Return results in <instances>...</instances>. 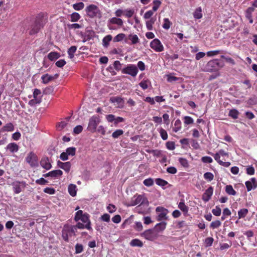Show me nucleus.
Segmentation results:
<instances>
[{"label": "nucleus", "mask_w": 257, "mask_h": 257, "mask_svg": "<svg viewBox=\"0 0 257 257\" xmlns=\"http://www.w3.org/2000/svg\"><path fill=\"white\" fill-rule=\"evenodd\" d=\"M224 66V64L221 62L217 59H213L209 61L206 66V71L211 72L217 71L219 68Z\"/></svg>", "instance_id": "1"}, {"label": "nucleus", "mask_w": 257, "mask_h": 257, "mask_svg": "<svg viewBox=\"0 0 257 257\" xmlns=\"http://www.w3.org/2000/svg\"><path fill=\"white\" fill-rule=\"evenodd\" d=\"M76 228L73 225L66 224L64 226V228L62 231V236L63 239L68 242L69 241V237L72 235H76Z\"/></svg>", "instance_id": "2"}, {"label": "nucleus", "mask_w": 257, "mask_h": 257, "mask_svg": "<svg viewBox=\"0 0 257 257\" xmlns=\"http://www.w3.org/2000/svg\"><path fill=\"white\" fill-rule=\"evenodd\" d=\"M74 219L76 222L80 220L82 223L85 224L89 223V226H91L89 215L87 213H83V211L81 210H79L75 213Z\"/></svg>", "instance_id": "3"}, {"label": "nucleus", "mask_w": 257, "mask_h": 257, "mask_svg": "<svg viewBox=\"0 0 257 257\" xmlns=\"http://www.w3.org/2000/svg\"><path fill=\"white\" fill-rule=\"evenodd\" d=\"M142 237L147 239L148 240L153 241L157 239L159 237V234L154 229L146 230L140 234Z\"/></svg>", "instance_id": "4"}, {"label": "nucleus", "mask_w": 257, "mask_h": 257, "mask_svg": "<svg viewBox=\"0 0 257 257\" xmlns=\"http://www.w3.org/2000/svg\"><path fill=\"white\" fill-rule=\"evenodd\" d=\"M25 161L32 168L36 167L38 166V159L36 154L33 151L30 152L26 157Z\"/></svg>", "instance_id": "5"}, {"label": "nucleus", "mask_w": 257, "mask_h": 257, "mask_svg": "<svg viewBox=\"0 0 257 257\" xmlns=\"http://www.w3.org/2000/svg\"><path fill=\"white\" fill-rule=\"evenodd\" d=\"M87 16L90 18H94L97 17L100 13V10L98 6L91 4L87 6L85 9Z\"/></svg>", "instance_id": "6"}, {"label": "nucleus", "mask_w": 257, "mask_h": 257, "mask_svg": "<svg viewBox=\"0 0 257 257\" xmlns=\"http://www.w3.org/2000/svg\"><path fill=\"white\" fill-rule=\"evenodd\" d=\"M100 121L98 116L95 115L91 116L89 119L87 130L92 133H95Z\"/></svg>", "instance_id": "7"}, {"label": "nucleus", "mask_w": 257, "mask_h": 257, "mask_svg": "<svg viewBox=\"0 0 257 257\" xmlns=\"http://www.w3.org/2000/svg\"><path fill=\"white\" fill-rule=\"evenodd\" d=\"M121 73L135 77L138 73V69L135 65L128 64L121 70Z\"/></svg>", "instance_id": "8"}, {"label": "nucleus", "mask_w": 257, "mask_h": 257, "mask_svg": "<svg viewBox=\"0 0 257 257\" xmlns=\"http://www.w3.org/2000/svg\"><path fill=\"white\" fill-rule=\"evenodd\" d=\"M48 18L43 13H39L36 17L35 23L40 28H43L47 22Z\"/></svg>", "instance_id": "9"}, {"label": "nucleus", "mask_w": 257, "mask_h": 257, "mask_svg": "<svg viewBox=\"0 0 257 257\" xmlns=\"http://www.w3.org/2000/svg\"><path fill=\"white\" fill-rule=\"evenodd\" d=\"M13 189L16 194H18L25 189L26 186L25 182L14 181L12 183Z\"/></svg>", "instance_id": "10"}, {"label": "nucleus", "mask_w": 257, "mask_h": 257, "mask_svg": "<svg viewBox=\"0 0 257 257\" xmlns=\"http://www.w3.org/2000/svg\"><path fill=\"white\" fill-rule=\"evenodd\" d=\"M151 47L155 51L160 52L164 50V46L161 41L157 38L154 39L150 43Z\"/></svg>", "instance_id": "11"}, {"label": "nucleus", "mask_w": 257, "mask_h": 257, "mask_svg": "<svg viewBox=\"0 0 257 257\" xmlns=\"http://www.w3.org/2000/svg\"><path fill=\"white\" fill-rule=\"evenodd\" d=\"M213 193V188L211 187V186H210L203 194L202 197V200L206 202L208 201L210 199Z\"/></svg>", "instance_id": "12"}, {"label": "nucleus", "mask_w": 257, "mask_h": 257, "mask_svg": "<svg viewBox=\"0 0 257 257\" xmlns=\"http://www.w3.org/2000/svg\"><path fill=\"white\" fill-rule=\"evenodd\" d=\"M40 166L44 169L49 170L51 169L52 165L48 157H44L40 160Z\"/></svg>", "instance_id": "13"}, {"label": "nucleus", "mask_w": 257, "mask_h": 257, "mask_svg": "<svg viewBox=\"0 0 257 257\" xmlns=\"http://www.w3.org/2000/svg\"><path fill=\"white\" fill-rule=\"evenodd\" d=\"M157 212H161L159 215L158 220H161L166 218V215L167 214V210L163 207H158L156 208Z\"/></svg>", "instance_id": "14"}, {"label": "nucleus", "mask_w": 257, "mask_h": 257, "mask_svg": "<svg viewBox=\"0 0 257 257\" xmlns=\"http://www.w3.org/2000/svg\"><path fill=\"white\" fill-rule=\"evenodd\" d=\"M58 75H55V76H52L51 75H49L48 74H46L41 76V80H42V83L43 84H48V83L52 81L55 78L58 77Z\"/></svg>", "instance_id": "15"}, {"label": "nucleus", "mask_w": 257, "mask_h": 257, "mask_svg": "<svg viewBox=\"0 0 257 257\" xmlns=\"http://www.w3.org/2000/svg\"><path fill=\"white\" fill-rule=\"evenodd\" d=\"M254 11V8L253 7H249L245 12V17L249 20V23L252 24L253 20L252 19V14Z\"/></svg>", "instance_id": "16"}, {"label": "nucleus", "mask_w": 257, "mask_h": 257, "mask_svg": "<svg viewBox=\"0 0 257 257\" xmlns=\"http://www.w3.org/2000/svg\"><path fill=\"white\" fill-rule=\"evenodd\" d=\"M73 226L76 228V231H77V229H83L84 228L89 231H93L92 227L89 226V223L85 224L83 223L77 222V223L75 225H73Z\"/></svg>", "instance_id": "17"}, {"label": "nucleus", "mask_w": 257, "mask_h": 257, "mask_svg": "<svg viewBox=\"0 0 257 257\" xmlns=\"http://www.w3.org/2000/svg\"><path fill=\"white\" fill-rule=\"evenodd\" d=\"M19 146L16 143H10L6 147V149L11 153L17 152L19 150Z\"/></svg>", "instance_id": "18"}, {"label": "nucleus", "mask_w": 257, "mask_h": 257, "mask_svg": "<svg viewBox=\"0 0 257 257\" xmlns=\"http://www.w3.org/2000/svg\"><path fill=\"white\" fill-rule=\"evenodd\" d=\"M178 207L183 212L185 216L187 215L189 208L185 205L183 200L179 203Z\"/></svg>", "instance_id": "19"}, {"label": "nucleus", "mask_w": 257, "mask_h": 257, "mask_svg": "<svg viewBox=\"0 0 257 257\" xmlns=\"http://www.w3.org/2000/svg\"><path fill=\"white\" fill-rule=\"evenodd\" d=\"M41 29L42 28H40L38 25L34 23L31 26L29 34L31 36H32V35H35V34H37L38 32L40 31Z\"/></svg>", "instance_id": "20"}, {"label": "nucleus", "mask_w": 257, "mask_h": 257, "mask_svg": "<svg viewBox=\"0 0 257 257\" xmlns=\"http://www.w3.org/2000/svg\"><path fill=\"white\" fill-rule=\"evenodd\" d=\"M2 131L4 133L5 132H12L15 130V126L14 124L9 122L7 123L5 125H4L2 128Z\"/></svg>", "instance_id": "21"}, {"label": "nucleus", "mask_w": 257, "mask_h": 257, "mask_svg": "<svg viewBox=\"0 0 257 257\" xmlns=\"http://www.w3.org/2000/svg\"><path fill=\"white\" fill-rule=\"evenodd\" d=\"M156 19L152 18L150 20L146 22V26L147 29L149 31H152L153 30V25L155 24Z\"/></svg>", "instance_id": "22"}, {"label": "nucleus", "mask_w": 257, "mask_h": 257, "mask_svg": "<svg viewBox=\"0 0 257 257\" xmlns=\"http://www.w3.org/2000/svg\"><path fill=\"white\" fill-rule=\"evenodd\" d=\"M109 21L110 24L117 25L120 27H121L123 25V21L119 18L114 17L110 19Z\"/></svg>", "instance_id": "23"}, {"label": "nucleus", "mask_w": 257, "mask_h": 257, "mask_svg": "<svg viewBox=\"0 0 257 257\" xmlns=\"http://www.w3.org/2000/svg\"><path fill=\"white\" fill-rule=\"evenodd\" d=\"M134 200L133 201L132 205L134 206L139 204H142L143 202V196L139 195L137 196H134Z\"/></svg>", "instance_id": "24"}, {"label": "nucleus", "mask_w": 257, "mask_h": 257, "mask_svg": "<svg viewBox=\"0 0 257 257\" xmlns=\"http://www.w3.org/2000/svg\"><path fill=\"white\" fill-rule=\"evenodd\" d=\"M60 57V54L57 52H51L48 55V58L51 61L55 60L58 59Z\"/></svg>", "instance_id": "25"}, {"label": "nucleus", "mask_w": 257, "mask_h": 257, "mask_svg": "<svg viewBox=\"0 0 257 257\" xmlns=\"http://www.w3.org/2000/svg\"><path fill=\"white\" fill-rule=\"evenodd\" d=\"M166 224H167L165 222H162L158 223L156 225L155 228L154 229H155L158 232L159 231H163L165 229L166 227Z\"/></svg>", "instance_id": "26"}, {"label": "nucleus", "mask_w": 257, "mask_h": 257, "mask_svg": "<svg viewBox=\"0 0 257 257\" xmlns=\"http://www.w3.org/2000/svg\"><path fill=\"white\" fill-rule=\"evenodd\" d=\"M68 190L70 195L74 197L76 195V186L74 184L69 185Z\"/></svg>", "instance_id": "27"}, {"label": "nucleus", "mask_w": 257, "mask_h": 257, "mask_svg": "<svg viewBox=\"0 0 257 257\" xmlns=\"http://www.w3.org/2000/svg\"><path fill=\"white\" fill-rule=\"evenodd\" d=\"M181 121L179 119H177L174 123L173 131L175 133H177L181 130Z\"/></svg>", "instance_id": "28"}, {"label": "nucleus", "mask_w": 257, "mask_h": 257, "mask_svg": "<svg viewBox=\"0 0 257 257\" xmlns=\"http://www.w3.org/2000/svg\"><path fill=\"white\" fill-rule=\"evenodd\" d=\"M248 213V210L246 208H242L238 211V217L239 219L243 218L246 216Z\"/></svg>", "instance_id": "29"}, {"label": "nucleus", "mask_w": 257, "mask_h": 257, "mask_svg": "<svg viewBox=\"0 0 257 257\" xmlns=\"http://www.w3.org/2000/svg\"><path fill=\"white\" fill-rule=\"evenodd\" d=\"M225 192L229 195H235L236 193L235 190L232 188L231 185H227L225 187Z\"/></svg>", "instance_id": "30"}, {"label": "nucleus", "mask_w": 257, "mask_h": 257, "mask_svg": "<svg viewBox=\"0 0 257 257\" xmlns=\"http://www.w3.org/2000/svg\"><path fill=\"white\" fill-rule=\"evenodd\" d=\"M130 245L132 246L142 247L143 246V242L139 239H133L130 242Z\"/></svg>", "instance_id": "31"}, {"label": "nucleus", "mask_w": 257, "mask_h": 257, "mask_svg": "<svg viewBox=\"0 0 257 257\" xmlns=\"http://www.w3.org/2000/svg\"><path fill=\"white\" fill-rule=\"evenodd\" d=\"M112 37L109 34L103 38L102 44L104 47H107L109 45L110 41L112 40Z\"/></svg>", "instance_id": "32"}, {"label": "nucleus", "mask_w": 257, "mask_h": 257, "mask_svg": "<svg viewBox=\"0 0 257 257\" xmlns=\"http://www.w3.org/2000/svg\"><path fill=\"white\" fill-rule=\"evenodd\" d=\"M77 47L76 46H72L68 49L67 52L69 57L70 59L74 58V53H75Z\"/></svg>", "instance_id": "33"}, {"label": "nucleus", "mask_w": 257, "mask_h": 257, "mask_svg": "<svg viewBox=\"0 0 257 257\" xmlns=\"http://www.w3.org/2000/svg\"><path fill=\"white\" fill-rule=\"evenodd\" d=\"M80 18V16L78 13L74 12L70 15V21L72 22H76Z\"/></svg>", "instance_id": "34"}, {"label": "nucleus", "mask_w": 257, "mask_h": 257, "mask_svg": "<svg viewBox=\"0 0 257 257\" xmlns=\"http://www.w3.org/2000/svg\"><path fill=\"white\" fill-rule=\"evenodd\" d=\"M63 172L60 170H56L51 171V177L57 178L62 175Z\"/></svg>", "instance_id": "35"}, {"label": "nucleus", "mask_w": 257, "mask_h": 257, "mask_svg": "<svg viewBox=\"0 0 257 257\" xmlns=\"http://www.w3.org/2000/svg\"><path fill=\"white\" fill-rule=\"evenodd\" d=\"M128 39L131 41L132 44H137L139 41V39L136 34H130L128 36Z\"/></svg>", "instance_id": "36"}, {"label": "nucleus", "mask_w": 257, "mask_h": 257, "mask_svg": "<svg viewBox=\"0 0 257 257\" xmlns=\"http://www.w3.org/2000/svg\"><path fill=\"white\" fill-rule=\"evenodd\" d=\"M76 149L75 147H68L66 150V153L68 156H74L76 154Z\"/></svg>", "instance_id": "37"}, {"label": "nucleus", "mask_w": 257, "mask_h": 257, "mask_svg": "<svg viewBox=\"0 0 257 257\" xmlns=\"http://www.w3.org/2000/svg\"><path fill=\"white\" fill-rule=\"evenodd\" d=\"M72 6L75 11H80L84 8V4L82 2H79L74 4Z\"/></svg>", "instance_id": "38"}, {"label": "nucleus", "mask_w": 257, "mask_h": 257, "mask_svg": "<svg viewBox=\"0 0 257 257\" xmlns=\"http://www.w3.org/2000/svg\"><path fill=\"white\" fill-rule=\"evenodd\" d=\"M239 112L235 109H231L229 112V116L232 117L233 119H236L238 117Z\"/></svg>", "instance_id": "39"}, {"label": "nucleus", "mask_w": 257, "mask_h": 257, "mask_svg": "<svg viewBox=\"0 0 257 257\" xmlns=\"http://www.w3.org/2000/svg\"><path fill=\"white\" fill-rule=\"evenodd\" d=\"M125 37L124 33H119L116 36L113 38V41L114 42H117L122 41Z\"/></svg>", "instance_id": "40"}, {"label": "nucleus", "mask_w": 257, "mask_h": 257, "mask_svg": "<svg viewBox=\"0 0 257 257\" xmlns=\"http://www.w3.org/2000/svg\"><path fill=\"white\" fill-rule=\"evenodd\" d=\"M153 7L152 10L154 12H156L161 5V2L159 0H154L153 2Z\"/></svg>", "instance_id": "41"}, {"label": "nucleus", "mask_w": 257, "mask_h": 257, "mask_svg": "<svg viewBox=\"0 0 257 257\" xmlns=\"http://www.w3.org/2000/svg\"><path fill=\"white\" fill-rule=\"evenodd\" d=\"M75 253H80L83 250V246L82 244L77 243L75 246Z\"/></svg>", "instance_id": "42"}, {"label": "nucleus", "mask_w": 257, "mask_h": 257, "mask_svg": "<svg viewBox=\"0 0 257 257\" xmlns=\"http://www.w3.org/2000/svg\"><path fill=\"white\" fill-rule=\"evenodd\" d=\"M179 162L184 168H188L189 167L188 162L185 158H180L179 159Z\"/></svg>", "instance_id": "43"}, {"label": "nucleus", "mask_w": 257, "mask_h": 257, "mask_svg": "<svg viewBox=\"0 0 257 257\" xmlns=\"http://www.w3.org/2000/svg\"><path fill=\"white\" fill-rule=\"evenodd\" d=\"M123 131L122 130H117L112 134V137L116 139L123 134Z\"/></svg>", "instance_id": "44"}, {"label": "nucleus", "mask_w": 257, "mask_h": 257, "mask_svg": "<svg viewBox=\"0 0 257 257\" xmlns=\"http://www.w3.org/2000/svg\"><path fill=\"white\" fill-rule=\"evenodd\" d=\"M155 181L156 183L160 186H166L168 184L166 181L161 178L156 179Z\"/></svg>", "instance_id": "45"}, {"label": "nucleus", "mask_w": 257, "mask_h": 257, "mask_svg": "<svg viewBox=\"0 0 257 257\" xmlns=\"http://www.w3.org/2000/svg\"><path fill=\"white\" fill-rule=\"evenodd\" d=\"M204 178L205 180H207L209 182H211L214 179V175L211 172H207L204 174Z\"/></svg>", "instance_id": "46"}, {"label": "nucleus", "mask_w": 257, "mask_h": 257, "mask_svg": "<svg viewBox=\"0 0 257 257\" xmlns=\"http://www.w3.org/2000/svg\"><path fill=\"white\" fill-rule=\"evenodd\" d=\"M135 11L134 9L125 10L124 11V15L125 17L131 18L134 14Z\"/></svg>", "instance_id": "47"}, {"label": "nucleus", "mask_w": 257, "mask_h": 257, "mask_svg": "<svg viewBox=\"0 0 257 257\" xmlns=\"http://www.w3.org/2000/svg\"><path fill=\"white\" fill-rule=\"evenodd\" d=\"M171 23L169 21V19L168 18H165L164 19V24L163 25V28L164 29L168 30L171 26Z\"/></svg>", "instance_id": "48"}, {"label": "nucleus", "mask_w": 257, "mask_h": 257, "mask_svg": "<svg viewBox=\"0 0 257 257\" xmlns=\"http://www.w3.org/2000/svg\"><path fill=\"white\" fill-rule=\"evenodd\" d=\"M184 123L186 125H189L193 123V119L192 117L189 116H185L183 117Z\"/></svg>", "instance_id": "49"}, {"label": "nucleus", "mask_w": 257, "mask_h": 257, "mask_svg": "<svg viewBox=\"0 0 257 257\" xmlns=\"http://www.w3.org/2000/svg\"><path fill=\"white\" fill-rule=\"evenodd\" d=\"M154 12L153 10L147 11L144 15V19L146 20L151 19L152 18V17L153 16Z\"/></svg>", "instance_id": "50"}, {"label": "nucleus", "mask_w": 257, "mask_h": 257, "mask_svg": "<svg viewBox=\"0 0 257 257\" xmlns=\"http://www.w3.org/2000/svg\"><path fill=\"white\" fill-rule=\"evenodd\" d=\"M212 212L216 216H219L221 214V210L219 206H216L214 209L212 210Z\"/></svg>", "instance_id": "51"}, {"label": "nucleus", "mask_w": 257, "mask_h": 257, "mask_svg": "<svg viewBox=\"0 0 257 257\" xmlns=\"http://www.w3.org/2000/svg\"><path fill=\"white\" fill-rule=\"evenodd\" d=\"M154 180L151 178L144 180V184L146 186H152V185H154Z\"/></svg>", "instance_id": "52"}, {"label": "nucleus", "mask_w": 257, "mask_h": 257, "mask_svg": "<svg viewBox=\"0 0 257 257\" xmlns=\"http://www.w3.org/2000/svg\"><path fill=\"white\" fill-rule=\"evenodd\" d=\"M221 223L219 220L213 221L210 224V227L212 229L218 228L221 226Z\"/></svg>", "instance_id": "53"}, {"label": "nucleus", "mask_w": 257, "mask_h": 257, "mask_svg": "<svg viewBox=\"0 0 257 257\" xmlns=\"http://www.w3.org/2000/svg\"><path fill=\"white\" fill-rule=\"evenodd\" d=\"M71 167V164L70 162H65L62 169L64 170L66 172L69 173Z\"/></svg>", "instance_id": "54"}, {"label": "nucleus", "mask_w": 257, "mask_h": 257, "mask_svg": "<svg viewBox=\"0 0 257 257\" xmlns=\"http://www.w3.org/2000/svg\"><path fill=\"white\" fill-rule=\"evenodd\" d=\"M41 102V99L38 98H34L32 99H31L29 101V104L31 106H34L36 104L39 103Z\"/></svg>", "instance_id": "55"}, {"label": "nucleus", "mask_w": 257, "mask_h": 257, "mask_svg": "<svg viewBox=\"0 0 257 257\" xmlns=\"http://www.w3.org/2000/svg\"><path fill=\"white\" fill-rule=\"evenodd\" d=\"M159 133L162 139L166 140L168 139V134L164 129L161 128Z\"/></svg>", "instance_id": "56"}, {"label": "nucleus", "mask_w": 257, "mask_h": 257, "mask_svg": "<svg viewBox=\"0 0 257 257\" xmlns=\"http://www.w3.org/2000/svg\"><path fill=\"white\" fill-rule=\"evenodd\" d=\"M214 239L212 237H207L205 239V243L206 246H210L212 245Z\"/></svg>", "instance_id": "57"}, {"label": "nucleus", "mask_w": 257, "mask_h": 257, "mask_svg": "<svg viewBox=\"0 0 257 257\" xmlns=\"http://www.w3.org/2000/svg\"><path fill=\"white\" fill-rule=\"evenodd\" d=\"M113 67L117 71H119L121 70V64L119 61L116 60L114 62Z\"/></svg>", "instance_id": "58"}, {"label": "nucleus", "mask_w": 257, "mask_h": 257, "mask_svg": "<svg viewBox=\"0 0 257 257\" xmlns=\"http://www.w3.org/2000/svg\"><path fill=\"white\" fill-rule=\"evenodd\" d=\"M67 122L65 121H62L59 122L57 125V127L59 130H62L64 129L67 125Z\"/></svg>", "instance_id": "59"}, {"label": "nucleus", "mask_w": 257, "mask_h": 257, "mask_svg": "<svg viewBox=\"0 0 257 257\" xmlns=\"http://www.w3.org/2000/svg\"><path fill=\"white\" fill-rule=\"evenodd\" d=\"M148 82L147 80H143L139 83V86L144 90L148 88Z\"/></svg>", "instance_id": "60"}, {"label": "nucleus", "mask_w": 257, "mask_h": 257, "mask_svg": "<svg viewBox=\"0 0 257 257\" xmlns=\"http://www.w3.org/2000/svg\"><path fill=\"white\" fill-rule=\"evenodd\" d=\"M110 216L107 213L104 214L100 217V219L101 220L106 222H109L110 221Z\"/></svg>", "instance_id": "61"}, {"label": "nucleus", "mask_w": 257, "mask_h": 257, "mask_svg": "<svg viewBox=\"0 0 257 257\" xmlns=\"http://www.w3.org/2000/svg\"><path fill=\"white\" fill-rule=\"evenodd\" d=\"M201 161L205 163H211L213 162L212 159L209 156H204L201 158Z\"/></svg>", "instance_id": "62"}, {"label": "nucleus", "mask_w": 257, "mask_h": 257, "mask_svg": "<svg viewBox=\"0 0 257 257\" xmlns=\"http://www.w3.org/2000/svg\"><path fill=\"white\" fill-rule=\"evenodd\" d=\"M43 191H44L45 193L49 194H54L56 192V190L54 188H49V187L45 188Z\"/></svg>", "instance_id": "63"}, {"label": "nucleus", "mask_w": 257, "mask_h": 257, "mask_svg": "<svg viewBox=\"0 0 257 257\" xmlns=\"http://www.w3.org/2000/svg\"><path fill=\"white\" fill-rule=\"evenodd\" d=\"M83 127L81 125H77L73 130V133L75 134H79L82 131Z\"/></svg>", "instance_id": "64"}]
</instances>
